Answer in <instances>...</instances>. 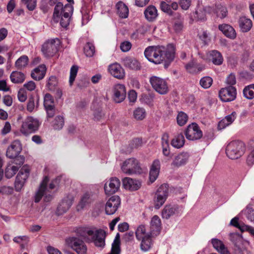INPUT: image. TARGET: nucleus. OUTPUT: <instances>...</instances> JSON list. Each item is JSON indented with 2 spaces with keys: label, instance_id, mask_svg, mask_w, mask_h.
Instances as JSON below:
<instances>
[{
  "label": "nucleus",
  "instance_id": "nucleus-18",
  "mask_svg": "<svg viewBox=\"0 0 254 254\" xmlns=\"http://www.w3.org/2000/svg\"><path fill=\"white\" fill-rule=\"evenodd\" d=\"M108 71L110 74L118 79H124L125 71L123 67L118 63H114L109 65Z\"/></svg>",
  "mask_w": 254,
  "mask_h": 254
},
{
  "label": "nucleus",
  "instance_id": "nucleus-30",
  "mask_svg": "<svg viewBox=\"0 0 254 254\" xmlns=\"http://www.w3.org/2000/svg\"><path fill=\"white\" fill-rule=\"evenodd\" d=\"M239 25L241 30L243 32L249 31L252 27V21L246 16L241 17L239 20Z\"/></svg>",
  "mask_w": 254,
  "mask_h": 254
},
{
  "label": "nucleus",
  "instance_id": "nucleus-31",
  "mask_svg": "<svg viewBox=\"0 0 254 254\" xmlns=\"http://www.w3.org/2000/svg\"><path fill=\"white\" fill-rule=\"evenodd\" d=\"M189 154L188 153H182L178 154L174 158L172 166L179 167L182 165L185 164L188 160Z\"/></svg>",
  "mask_w": 254,
  "mask_h": 254
},
{
  "label": "nucleus",
  "instance_id": "nucleus-21",
  "mask_svg": "<svg viewBox=\"0 0 254 254\" xmlns=\"http://www.w3.org/2000/svg\"><path fill=\"white\" fill-rule=\"evenodd\" d=\"M72 197H67L63 199L59 203L56 211V214L61 215L67 212L73 203Z\"/></svg>",
  "mask_w": 254,
  "mask_h": 254
},
{
  "label": "nucleus",
  "instance_id": "nucleus-10",
  "mask_svg": "<svg viewBox=\"0 0 254 254\" xmlns=\"http://www.w3.org/2000/svg\"><path fill=\"white\" fill-rule=\"evenodd\" d=\"M149 81L152 88L159 94L165 95L168 92L169 87L165 79L156 76H152L150 78Z\"/></svg>",
  "mask_w": 254,
  "mask_h": 254
},
{
  "label": "nucleus",
  "instance_id": "nucleus-41",
  "mask_svg": "<svg viewBox=\"0 0 254 254\" xmlns=\"http://www.w3.org/2000/svg\"><path fill=\"white\" fill-rule=\"evenodd\" d=\"M146 116V111L143 108L138 107L133 111V116L136 120L141 121L145 118Z\"/></svg>",
  "mask_w": 254,
  "mask_h": 254
},
{
  "label": "nucleus",
  "instance_id": "nucleus-17",
  "mask_svg": "<svg viewBox=\"0 0 254 254\" xmlns=\"http://www.w3.org/2000/svg\"><path fill=\"white\" fill-rule=\"evenodd\" d=\"M121 204L120 198L118 196L114 195L110 197L105 205V212L107 215L114 214Z\"/></svg>",
  "mask_w": 254,
  "mask_h": 254
},
{
  "label": "nucleus",
  "instance_id": "nucleus-42",
  "mask_svg": "<svg viewBox=\"0 0 254 254\" xmlns=\"http://www.w3.org/2000/svg\"><path fill=\"white\" fill-rule=\"evenodd\" d=\"M140 249L143 252L148 251L151 248L152 243L151 236L141 239Z\"/></svg>",
  "mask_w": 254,
  "mask_h": 254
},
{
  "label": "nucleus",
  "instance_id": "nucleus-56",
  "mask_svg": "<svg viewBox=\"0 0 254 254\" xmlns=\"http://www.w3.org/2000/svg\"><path fill=\"white\" fill-rule=\"evenodd\" d=\"M35 108V100L33 97L29 98L27 105V110L29 112L34 111Z\"/></svg>",
  "mask_w": 254,
  "mask_h": 254
},
{
  "label": "nucleus",
  "instance_id": "nucleus-59",
  "mask_svg": "<svg viewBox=\"0 0 254 254\" xmlns=\"http://www.w3.org/2000/svg\"><path fill=\"white\" fill-rule=\"evenodd\" d=\"M131 47V44L128 41H125L121 44L120 49L123 52L128 51Z\"/></svg>",
  "mask_w": 254,
  "mask_h": 254
},
{
  "label": "nucleus",
  "instance_id": "nucleus-6",
  "mask_svg": "<svg viewBox=\"0 0 254 254\" xmlns=\"http://www.w3.org/2000/svg\"><path fill=\"white\" fill-rule=\"evenodd\" d=\"M39 126L40 123L38 119L28 116L23 121L20 131L22 134L27 136L38 130Z\"/></svg>",
  "mask_w": 254,
  "mask_h": 254
},
{
  "label": "nucleus",
  "instance_id": "nucleus-33",
  "mask_svg": "<svg viewBox=\"0 0 254 254\" xmlns=\"http://www.w3.org/2000/svg\"><path fill=\"white\" fill-rule=\"evenodd\" d=\"M219 29L227 37L234 39L236 36V33L234 29L230 25L222 24L219 26Z\"/></svg>",
  "mask_w": 254,
  "mask_h": 254
},
{
  "label": "nucleus",
  "instance_id": "nucleus-3",
  "mask_svg": "<svg viewBox=\"0 0 254 254\" xmlns=\"http://www.w3.org/2000/svg\"><path fill=\"white\" fill-rule=\"evenodd\" d=\"M73 10V6L70 3L63 6L62 3L59 2L55 6L53 17L56 19L61 16L60 24L63 27L66 28L69 24Z\"/></svg>",
  "mask_w": 254,
  "mask_h": 254
},
{
  "label": "nucleus",
  "instance_id": "nucleus-35",
  "mask_svg": "<svg viewBox=\"0 0 254 254\" xmlns=\"http://www.w3.org/2000/svg\"><path fill=\"white\" fill-rule=\"evenodd\" d=\"M25 75L21 71H13L10 75L11 81L15 84L22 83L25 79Z\"/></svg>",
  "mask_w": 254,
  "mask_h": 254
},
{
  "label": "nucleus",
  "instance_id": "nucleus-40",
  "mask_svg": "<svg viewBox=\"0 0 254 254\" xmlns=\"http://www.w3.org/2000/svg\"><path fill=\"white\" fill-rule=\"evenodd\" d=\"M28 62L29 59L27 56H22L16 60L15 66L17 69H22L28 65Z\"/></svg>",
  "mask_w": 254,
  "mask_h": 254
},
{
  "label": "nucleus",
  "instance_id": "nucleus-53",
  "mask_svg": "<svg viewBox=\"0 0 254 254\" xmlns=\"http://www.w3.org/2000/svg\"><path fill=\"white\" fill-rule=\"evenodd\" d=\"M195 17L198 20L202 21L204 20L206 18L205 9L204 8H200L195 11Z\"/></svg>",
  "mask_w": 254,
  "mask_h": 254
},
{
  "label": "nucleus",
  "instance_id": "nucleus-39",
  "mask_svg": "<svg viewBox=\"0 0 254 254\" xmlns=\"http://www.w3.org/2000/svg\"><path fill=\"white\" fill-rule=\"evenodd\" d=\"M135 235L138 240L150 237L151 235L150 234L146 232L145 226L142 225L138 227L135 232Z\"/></svg>",
  "mask_w": 254,
  "mask_h": 254
},
{
  "label": "nucleus",
  "instance_id": "nucleus-11",
  "mask_svg": "<svg viewBox=\"0 0 254 254\" xmlns=\"http://www.w3.org/2000/svg\"><path fill=\"white\" fill-rule=\"evenodd\" d=\"M169 193L168 186L167 184L162 185L157 190L154 197V206L159 209L165 202Z\"/></svg>",
  "mask_w": 254,
  "mask_h": 254
},
{
  "label": "nucleus",
  "instance_id": "nucleus-5",
  "mask_svg": "<svg viewBox=\"0 0 254 254\" xmlns=\"http://www.w3.org/2000/svg\"><path fill=\"white\" fill-rule=\"evenodd\" d=\"M246 146L245 143L241 141H233L227 146L226 153L227 156L231 159L240 158L245 153Z\"/></svg>",
  "mask_w": 254,
  "mask_h": 254
},
{
  "label": "nucleus",
  "instance_id": "nucleus-58",
  "mask_svg": "<svg viewBox=\"0 0 254 254\" xmlns=\"http://www.w3.org/2000/svg\"><path fill=\"white\" fill-rule=\"evenodd\" d=\"M17 96L19 101L25 102L27 99V93L24 89H20L18 91Z\"/></svg>",
  "mask_w": 254,
  "mask_h": 254
},
{
  "label": "nucleus",
  "instance_id": "nucleus-7",
  "mask_svg": "<svg viewBox=\"0 0 254 254\" xmlns=\"http://www.w3.org/2000/svg\"><path fill=\"white\" fill-rule=\"evenodd\" d=\"M65 245L77 254H86L87 247L84 242L76 237H70L65 240Z\"/></svg>",
  "mask_w": 254,
  "mask_h": 254
},
{
  "label": "nucleus",
  "instance_id": "nucleus-63",
  "mask_svg": "<svg viewBox=\"0 0 254 254\" xmlns=\"http://www.w3.org/2000/svg\"><path fill=\"white\" fill-rule=\"evenodd\" d=\"M11 129V127L10 124L8 122H6L4 125V127L1 129V134L5 135L9 133Z\"/></svg>",
  "mask_w": 254,
  "mask_h": 254
},
{
  "label": "nucleus",
  "instance_id": "nucleus-50",
  "mask_svg": "<svg viewBox=\"0 0 254 254\" xmlns=\"http://www.w3.org/2000/svg\"><path fill=\"white\" fill-rule=\"evenodd\" d=\"M84 53L87 57H91L95 53V47L92 43H87L84 48Z\"/></svg>",
  "mask_w": 254,
  "mask_h": 254
},
{
  "label": "nucleus",
  "instance_id": "nucleus-25",
  "mask_svg": "<svg viewBox=\"0 0 254 254\" xmlns=\"http://www.w3.org/2000/svg\"><path fill=\"white\" fill-rule=\"evenodd\" d=\"M46 71V66L44 64H41L32 71L31 76L34 80H40L44 78Z\"/></svg>",
  "mask_w": 254,
  "mask_h": 254
},
{
  "label": "nucleus",
  "instance_id": "nucleus-44",
  "mask_svg": "<svg viewBox=\"0 0 254 254\" xmlns=\"http://www.w3.org/2000/svg\"><path fill=\"white\" fill-rule=\"evenodd\" d=\"M44 105L45 109L55 107L54 99L50 94L47 93L45 95Z\"/></svg>",
  "mask_w": 254,
  "mask_h": 254
},
{
  "label": "nucleus",
  "instance_id": "nucleus-26",
  "mask_svg": "<svg viewBox=\"0 0 254 254\" xmlns=\"http://www.w3.org/2000/svg\"><path fill=\"white\" fill-rule=\"evenodd\" d=\"M160 168V163L159 160H154L152 164L150 173L149 179L151 183L154 182L158 177Z\"/></svg>",
  "mask_w": 254,
  "mask_h": 254
},
{
  "label": "nucleus",
  "instance_id": "nucleus-37",
  "mask_svg": "<svg viewBox=\"0 0 254 254\" xmlns=\"http://www.w3.org/2000/svg\"><path fill=\"white\" fill-rule=\"evenodd\" d=\"M214 13L220 18H224L227 16L228 10L226 7L221 3H217L215 5Z\"/></svg>",
  "mask_w": 254,
  "mask_h": 254
},
{
  "label": "nucleus",
  "instance_id": "nucleus-2",
  "mask_svg": "<svg viewBox=\"0 0 254 254\" xmlns=\"http://www.w3.org/2000/svg\"><path fill=\"white\" fill-rule=\"evenodd\" d=\"M77 233L87 243H92L99 249H102L105 246L106 234L101 229L80 228L77 229Z\"/></svg>",
  "mask_w": 254,
  "mask_h": 254
},
{
  "label": "nucleus",
  "instance_id": "nucleus-36",
  "mask_svg": "<svg viewBox=\"0 0 254 254\" xmlns=\"http://www.w3.org/2000/svg\"><path fill=\"white\" fill-rule=\"evenodd\" d=\"M124 65L127 68L133 70L140 69L139 62L135 59L131 58H126L123 60Z\"/></svg>",
  "mask_w": 254,
  "mask_h": 254
},
{
  "label": "nucleus",
  "instance_id": "nucleus-24",
  "mask_svg": "<svg viewBox=\"0 0 254 254\" xmlns=\"http://www.w3.org/2000/svg\"><path fill=\"white\" fill-rule=\"evenodd\" d=\"M92 193L91 192H85L81 197V199L76 206L78 211H81L92 201Z\"/></svg>",
  "mask_w": 254,
  "mask_h": 254
},
{
  "label": "nucleus",
  "instance_id": "nucleus-4",
  "mask_svg": "<svg viewBox=\"0 0 254 254\" xmlns=\"http://www.w3.org/2000/svg\"><path fill=\"white\" fill-rule=\"evenodd\" d=\"M49 180V179L48 177H45L44 178L38 191L35 194V202H39L43 196H44L45 201L49 202L52 200V195L51 194L50 190L55 188L57 182V181H53L48 186Z\"/></svg>",
  "mask_w": 254,
  "mask_h": 254
},
{
  "label": "nucleus",
  "instance_id": "nucleus-28",
  "mask_svg": "<svg viewBox=\"0 0 254 254\" xmlns=\"http://www.w3.org/2000/svg\"><path fill=\"white\" fill-rule=\"evenodd\" d=\"M211 243L213 248L220 254H230L227 248L223 243L220 240L216 238L211 240Z\"/></svg>",
  "mask_w": 254,
  "mask_h": 254
},
{
  "label": "nucleus",
  "instance_id": "nucleus-64",
  "mask_svg": "<svg viewBox=\"0 0 254 254\" xmlns=\"http://www.w3.org/2000/svg\"><path fill=\"white\" fill-rule=\"evenodd\" d=\"M247 163L249 166H252L254 164V149L248 155Z\"/></svg>",
  "mask_w": 254,
  "mask_h": 254
},
{
  "label": "nucleus",
  "instance_id": "nucleus-62",
  "mask_svg": "<svg viewBox=\"0 0 254 254\" xmlns=\"http://www.w3.org/2000/svg\"><path fill=\"white\" fill-rule=\"evenodd\" d=\"M10 90V88L9 86L7 85L6 81L4 80H0V91L7 92Z\"/></svg>",
  "mask_w": 254,
  "mask_h": 254
},
{
  "label": "nucleus",
  "instance_id": "nucleus-20",
  "mask_svg": "<svg viewBox=\"0 0 254 254\" xmlns=\"http://www.w3.org/2000/svg\"><path fill=\"white\" fill-rule=\"evenodd\" d=\"M123 185L125 189L134 191L140 188L141 183L138 180L126 177L123 180Z\"/></svg>",
  "mask_w": 254,
  "mask_h": 254
},
{
  "label": "nucleus",
  "instance_id": "nucleus-45",
  "mask_svg": "<svg viewBox=\"0 0 254 254\" xmlns=\"http://www.w3.org/2000/svg\"><path fill=\"white\" fill-rule=\"evenodd\" d=\"M18 167L16 166H8L5 170V175L7 178H11L18 171Z\"/></svg>",
  "mask_w": 254,
  "mask_h": 254
},
{
  "label": "nucleus",
  "instance_id": "nucleus-22",
  "mask_svg": "<svg viewBox=\"0 0 254 254\" xmlns=\"http://www.w3.org/2000/svg\"><path fill=\"white\" fill-rule=\"evenodd\" d=\"M150 234L152 236L158 235L161 229V221L159 217L154 215L150 223Z\"/></svg>",
  "mask_w": 254,
  "mask_h": 254
},
{
  "label": "nucleus",
  "instance_id": "nucleus-57",
  "mask_svg": "<svg viewBox=\"0 0 254 254\" xmlns=\"http://www.w3.org/2000/svg\"><path fill=\"white\" fill-rule=\"evenodd\" d=\"M23 87L28 91H32L35 89L36 85L33 81L30 80L24 84Z\"/></svg>",
  "mask_w": 254,
  "mask_h": 254
},
{
  "label": "nucleus",
  "instance_id": "nucleus-19",
  "mask_svg": "<svg viewBox=\"0 0 254 254\" xmlns=\"http://www.w3.org/2000/svg\"><path fill=\"white\" fill-rule=\"evenodd\" d=\"M22 150V145L18 140L13 141L8 147L6 155L9 158H14L18 156Z\"/></svg>",
  "mask_w": 254,
  "mask_h": 254
},
{
  "label": "nucleus",
  "instance_id": "nucleus-34",
  "mask_svg": "<svg viewBox=\"0 0 254 254\" xmlns=\"http://www.w3.org/2000/svg\"><path fill=\"white\" fill-rule=\"evenodd\" d=\"M186 70L190 73H196L201 71L204 67L198 64L194 60H192L185 65Z\"/></svg>",
  "mask_w": 254,
  "mask_h": 254
},
{
  "label": "nucleus",
  "instance_id": "nucleus-49",
  "mask_svg": "<svg viewBox=\"0 0 254 254\" xmlns=\"http://www.w3.org/2000/svg\"><path fill=\"white\" fill-rule=\"evenodd\" d=\"M213 80L209 76L202 77L200 80V85L204 89L209 88L212 84Z\"/></svg>",
  "mask_w": 254,
  "mask_h": 254
},
{
  "label": "nucleus",
  "instance_id": "nucleus-12",
  "mask_svg": "<svg viewBox=\"0 0 254 254\" xmlns=\"http://www.w3.org/2000/svg\"><path fill=\"white\" fill-rule=\"evenodd\" d=\"M29 172L30 169L28 166H24L20 169L15 182V189L16 191H19L22 189L29 176Z\"/></svg>",
  "mask_w": 254,
  "mask_h": 254
},
{
  "label": "nucleus",
  "instance_id": "nucleus-9",
  "mask_svg": "<svg viewBox=\"0 0 254 254\" xmlns=\"http://www.w3.org/2000/svg\"><path fill=\"white\" fill-rule=\"evenodd\" d=\"M122 171L128 175L140 173L141 169L137 160L130 158L126 160L121 166Z\"/></svg>",
  "mask_w": 254,
  "mask_h": 254
},
{
  "label": "nucleus",
  "instance_id": "nucleus-16",
  "mask_svg": "<svg viewBox=\"0 0 254 254\" xmlns=\"http://www.w3.org/2000/svg\"><path fill=\"white\" fill-rule=\"evenodd\" d=\"M121 182L120 180L113 177L110 178L104 185V190L107 195H111L116 192L120 189Z\"/></svg>",
  "mask_w": 254,
  "mask_h": 254
},
{
  "label": "nucleus",
  "instance_id": "nucleus-52",
  "mask_svg": "<svg viewBox=\"0 0 254 254\" xmlns=\"http://www.w3.org/2000/svg\"><path fill=\"white\" fill-rule=\"evenodd\" d=\"M160 6L161 10L163 12L167 13L169 15H172L173 14L174 12L172 10L170 6L166 2L162 1Z\"/></svg>",
  "mask_w": 254,
  "mask_h": 254
},
{
  "label": "nucleus",
  "instance_id": "nucleus-29",
  "mask_svg": "<svg viewBox=\"0 0 254 254\" xmlns=\"http://www.w3.org/2000/svg\"><path fill=\"white\" fill-rule=\"evenodd\" d=\"M116 12L118 15L122 18L128 17L129 9L128 7L122 1H119L116 5Z\"/></svg>",
  "mask_w": 254,
  "mask_h": 254
},
{
  "label": "nucleus",
  "instance_id": "nucleus-15",
  "mask_svg": "<svg viewBox=\"0 0 254 254\" xmlns=\"http://www.w3.org/2000/svg\"><path fill=\"white\" fill-rule=\"evenodd\" d=\"M236 89L233 86L222 88L219 91V97L223 102H230L236 97Z\"/></svg>",
  "mask_w": 254,
  "mask_h": 254
},
{
  "label": "nucleus",
  "instance_id": "nucleus-14",
  "mask_svg": "<svg viewBox=\"0 0 254 254\" xmlns=\"http://www.w3.org/2000/svg\"><path fill=\"white\" fill-rule=\"evenodd\" d=\"M112 98L114 101L117 103L122 102L126 97V89L125 86L122 84H117L114 86Z\"/></svg>",
  "mask_w": 254,
  "mask_h": 254
},
{
  "label": "nucleus",
  "instance_id": "nucleus-48",
  "mask_svg": "<svg viewBox=\"0 0 254 254\" xmlns=\"http://www.w3.org/2000/svg\"><path fill=\"white\" fill-rule=\"evenodd\" d=\"M78 70V66L75 65H72L70 69V75L69 78V83L71 86L74 82Z\"/></svg>",
  "mask_w": 254,
  "mask_h": 254
},
{
  "label": "nucleus",
  "instance_id": "nucleus-61",
  "mask_svg": "<svg viewBox=\"0 0 254 254\" xmlns=\"http://www.w3.org/2000/svg\"><path fill=\"white\" fill-rule=\"evenodd\" d=\"M179 4L183 10H187L190 6L191 1L190 0H180Z\"/></svg>",
  "mask_w": 254,
  "mask_h": 254
},
{
  "label": "nucleus",
  "instance_id": "nucleus-51",
  "mask_svg": "<svg viewBox=\"0 0 254 254\" xmlns=\"http://www.w3.org/2000/svg\"><path fill=\"white\" fill-rule=\"evenodd\" d=\"M21 2L30 11L34 10L36 7L37 0H21Z\"/></svg>",
  "mask_w": 254,
  "mask_h": 254
},
{
  "label": "nucleus",
  "instance_id": "nucleus-1",
  "mask_svg": "<svg viewBox=\"0 0 254 254\" xmlns=\"http://www.w3.org/2000/svg\"><path fill=\"white\" fill-rule=\"evenodd\" d=\"M175 47L169 44L163 46H152L146 48L144 54L145 58L150 62L159 64L163 61H172L175 58Z\"/></svg>",
  "mask_w": 254,
  "mask_h": 254
},
{
  "label": "nucleus",
  "instance_id": "nucleus-27",
  "mask_svg": "<svg viewBox=\"0 0 254 254\" xmlns=\"http://www.w3.org/2000/svg\"><path fill=\"white\" fill-rule=\"evenodd\" d=\"M144 14L145 18L148 21H153L158 16V11L156 7L153 5H149L145 9Z\"/></svg>",
  "mask_w": 254,
  "mask_h": 254
},
{
  "label": "nucleus",
  "instance_id": "nucleus-54",
  "mask_svg": "<svg viewBox=\"0 0 254 254\" xmlns=\"http://www.w3.org/2000/svg\"><path fill=\"white\" fill-rule=\"evenodd\" d=\"M57 83V78L55 76H51L47 83L48 87L51 90H54Z\"/></svg>",
  "mask_w": 254,
  "mask_h": 254
},
{
  "label": "nucleus",
  "instance_id": "nucleus-38",
  "mask_svg": "<svg viewBox=\"0 0 254 254\" xmlns=\"http://www.w3.org/2000/svg\"><path fill=\"white\" fill-rule=\"evenodd\" d=\"M185 143V138L182 133L178 134L172 140V145L177 148L183 146Z\"/></svg>",
  "mask_w": 254,
  "mask_h": 254
},
{
  "label": "nucleus",
  "instance_id": "nucleus-47",
  "mask_svg": "<svg viewBox=\"0 0 254 254\" xmlns=\"http://www.w3.org/2000/svg\"><path fill=\"white\" fill-rule=\"evenodd\" d=\"M64 125V119L62 116H58L54 121L53 126L55 129L59 130L63 128Z\"/></svg>",
  "mask_w": 254,
  "mask_h": 254
},
{
  "label": "nucleus",
  "instance_id": "nucleus-46",
  "mask_svg": "<svg viewBox=\"0 0 254 254\" xmlns=\"http://www.w3.org/2000/svg\"><path fill=\"white\" fill-rule=\"evenodd\" d=\"M188 120V115L183 112H180L178 113L177 117V121L178 124L180 126L185 125Z\"/></svg>",
  "mask_w": 254,
  "mask_h": 254
},
{
  "label": "nucleus",
  "instance_id": "nucleus-55",
  "mask_svg": "<svg viewBox=\"0 0 254 254\" xmlns=\"http://www.w3.org/2000/svg\"><path fill=\"white\" fill-rule=\"evenodd\" d=\"M246 217L248 220L254 223V209L250 208H247L245 210Z\"/></svg>",
  "mask_w": 254,
  "mask_h": 254
},
{
  "label": "nucleus",
  "instance_id": "nucleus-32",
  "mask_svg": "<svg viewBox=\"0 0 254 254\" xmlns=\"http://www.w3.org/2000/svg\"><path fill=\"white\" fill-rule=\"evenodd\" d=\"M207 57L215 65H220L222 64L223 58L221 53L217 51L213 50L207 54Z\"/></svg>",
  "mask_w": 254,
  "mask_h": 254
},
{
  "label": "nucleus",
  "instance_id": "nucleus-13",
  "mask_svg": "<svg viewBox=\"0 0 254 254\" xmlns=\"http://www.w3.org/2000/svg\"><path fill=\"white\" fill-rule=\"evenodd\" d=\"M186 138L190 140L199 139L202 136V132L198 126L193 123L189 125L185 131Z\"/></svg>",
  "mask_w": 254,
  "mask_h": 254
},
{
  "label": "nucleus",
  "instance_id": "nucleus-60",
  "mask_svg": "<svg viewBox=\"0 0 254 254\" xmlns=\"http://www.w3.org/2000/svg\"><path fill=\"white\" fill-rule=\"evenodd\" d=\"M128 98L129 102L134 103L137 99V93L134 90H130L128 93Z\"/></svg>",
  "mask_w": 254,
  "mask_h": 254
},
{
  "label": "nucleus",
  "instance_id": "nucleus-43",
  "mask_svg": "<svg viewBox=\"0 0 254 254\" xmlns=\"http://www.w3.org/2000/svg\"><path fill=\"white\" fill-rule=\"evenodd\" d=\"M243 94L247 99H253L254 98V84L245 87L243 89Z\"/></svg>",
  "mask_w": 254,
  "mask_h": 254
},
{
  "label": "nucleus",
  "instance_id": "nucleus-23",
  "mask_svg": "<svg viewBox=\"0 0 254 254\" xmlns=\"http://www.w3.org/2000/svg\"><path fill=\"white\" fill-rule=\"evenodd\" d=\"M179 213V208L176 205H166L162 211V218L169 219L171 216Z\"/></svg>",
  "mask_w": 254,
  "mask_h": 254
},
{
  "label": "nucleus",
  "instance_id": "nucleus-8",
  "mask_svg": "<svg viewBox=\"0 0 254 254\" xmlns=\"http://www.w3.org/2000/svg\"><path fill=\"white\" fill-rule=\"evenodd\" d=\"M60 45L58 38L48 39L42 45L41 51L46 57H52L58 52Z\"/></svg>",
  "mask_w": 254,
  "mask_h": 254
}]
</instances>
